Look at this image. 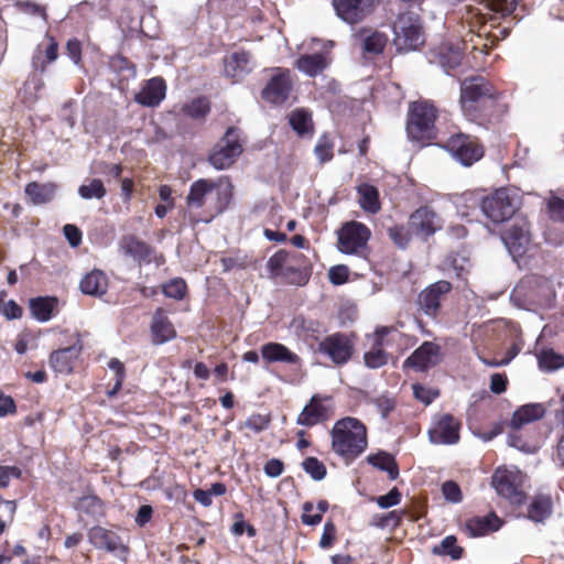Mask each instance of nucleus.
Masks as SVG:
<instances>
[{"label": "nucleus", "mask_w": 564, "mask_h": 564, "mask_svg": "<svg viewBox=\"0 0 564 564\" xmlns=\"http://www.w3.org/2000/svg\"><path fill=\"white\" fill-rule=\"evenodd\" d=\"M520 0H484L482 9H478L476 13V22H471L473 26L478 23V34L471 36L469 46L466 41L460 43H443L432 52L431 62L440 65L445 73L452 74L460 65L467 67L480 68L484 66V57L487 54L488 43L481 42L482 36H487V40L494 41L503 40L508 36V29L506 26L500 28L499 20L509 15Z\"/></svg>", "instance_id": "f257e3e1"}, {"label": "nucleus", "mask_w": 564, "mask_h": 564, "mask_svg": "<svg viewBox=\"0 0 564 564\" xmlns=\"http://www.w3.org/2000/svg\"><path fill=\"white\" fill-rule=\"evenodd\" d=\"M499 93L484 77L466 78L460 86V105L469 121L485 124L502 112Z\"/></svg>", "instance_id": "f03ea898"}, {"label": "nucleus", "mask_w": 564, "mask_h": 564, "mask_svg": "<svg viewBox=\"0 0 564 564\" xmlns=\"http://www.w3.org/2000/svg\"><path fill=\"white\" fill-rule=\"evenodd\" d=\"M367 445V430L361 421L348 416L335 423L332 430V447L346 462L356 459L366 451Z\"/></svg>", "instance_id": "7ed1b4c3"}, {"label": "nucleus", "mask_w": 564, "mask_h": 564, "mask_svg": "<svg viewBox=\"0 0 564 564\" xmlns=\"http://www.w3.org/2000/svg\"><path fill=\"white\" fill-rule=\"evenodd\" d=\"M231 184L223 178L217 182L198 180L191 185L186 197L187 205L191 208H200L210 200L212 209L218 214L223 213L231 200Z\"/></svg>", "instance_id": "20e7f679"}, {"label": "nucleus", "mask_w": 564, "mask_h": 564, "mask_svg": "<svg viewBox=\"0 0 564 564\" xmlns=\"http://www.w3.org/2000/svg\"><path fill=\"white\" fill-rule=\"evenodd\" d=\"M394 45L399 51H413L424 43L420 18L414 12L399 14L393 24Z\"/></svg>", "instance_id": "39448f33"}, {"label": "nucleus", "mask_w": 564, "mask_h": 564, "mask_svg": "<svg viewBox=\"0 0 564 564\" xmlns=\"http://www.w3.org/2000/svg\"><path fill=\"white\" fill-rule=\"evenodd\" d=\"M436 109L429 101H416L410 107L406 132L416 141L429 140L434 134Z\"/></svg>", "instance_id": "423d86ee"}, {"label": "nucleus", "mask_w": 564, "mask_h": 564, "mask_svg": "<svg viewBox=\"0 0 564 564\" xmlns=\"http://www.w3.org/2000/svg\"><path fill=\"white\" fill-rule=\"evenodd\" d=\"M519 208V199L507 188H499L484 197L481 210L492 223L499 224L510 219Z\"/></svg>", "instance_id": "0eeeda50"}, {"label": "nucleus", "mask_w": 564, "mask_h": 564, "mask_svg": "<svg viewBox=\"0 0 564 564\" xmlns=\"http://www.w3.org/2000/svg\"><path fill=\"white\" fill-rule=\"evenodd\" d=\"M242 152L240 132L229 128L209 154V163L217 170L228 169Z\"/></svg>", "instance_id": "6e6552de"}, {"label": "nucleus", "mask_w": 564, "mask_h": 564, "mask_svg": "<svg viewBox=\"0 0 564 564\" xmlns=\"http://www.w3.org/2000/svg\"><path fill=\"white\" fill-rule=\"evenodd\" d=\"M370 230L364 224L351 221L338 232V249L347 254L366 257Z\"/></svg>", "instance_id": "1a4fd4ad"}, {"label": "nucleus", "mask_w": 564, "mask_h": 564, "mask_svg": "<svg viewBox=\"0 0 564 564\" xmlns=\"http://www.w3.org/2000/svg\"><path fill=\"white\" fill-rule=\"evenodd\" d=\"M522 480L523 475L519 469L514 467H500L494 473L491 485L498 495L509 499L513 503H521L523 495L519 487Z\"/></svg>", "instance_id": "9d476101"}, {"label": "nucleus", "mask_w": 564, "mask_h": 564, "mask_svg": "<svg viewBox=\"0 0 564 564\" xmlns=\"http://www.w3.org/2000/svg\"><path fill=\"white\" fill-rule=\"evenodd\" d=\"M444 148L466 166L478 161L484 154L482 148L477 143L476 139L464 133L449 137L444 143Z\"/></svg>", "instance_id": "9b49d317"}, {"label": "nucleus", "mask_w": 564, "mask_h": 564, "mask_svg": "<svg viewBox=\"0 0 564 564\" xmlns=\"http://www.w3.org/2000/svg\"><path fill=\"white\" fill-rule=\"evenodd\" d=\"M318 351L327 356L335 365H345L351 358L354 343L349 336L335 333L326 336L318 344Z\"/></svg>", "instance_id": "f8f14e48"}, {"label": "nucleus", "mask_w": 564, "mask_h": 564, "mask_svg": "<svg viewBox=\"0 0 564 564\" xmlns=\"http://www.w3.org/2000/svg\"><path fill=\"white\" fill-rule=\"evenodd\" d=\"M379 0H333L337 17L354 25L370 15Z\"/></svg>", "instance_id": "ddd939ff"}, {"label": "nucleus", "mask_w": 564, "mask_h": 564, "mask_svg": "<svg viewBox=\"0 0 564 564\" xmlns=\"http://www.w3.org/2000/svg\"><path fill=\"white\" fill-rule=\"evenodd\" d=\"M501 239L513 258L521 257L530 242V229L527 219L517 217L502 234Z\"/></svg>", "instance_id": "4468645a"}, {"label": "nucleus", "mask_w": 564, "mask_h": 564, "mask_svg": "<svg viewBox=\"0 0 564 564\" xmlns=\"http://www.w3.org/2000/svg\"><path fill=\"white\" fill-rule=\"evenodd\" d=\"M452 290V284L447 281H437L425 288L419 294L417 303L424 314L435 317L441 310L442 303L446 300Z\"/></svg>", "instance_id": "2eb2a0df"}, {"label": "nucleus", "mask_w": 564, "mask_h": 564, "mask_svg": "<svg viewBox=\"0 0 564 564\" xmlns=\"http://www.w3.org/2000/svg\"><path fill=\"white\" fill-rule=\"evenodd\" d=\"M460 422L451 414H443L434 421L429 431L430 441L437 445H452L459 441Z\"/></svg>", "instance_id": "dca6fc26"}, {"label": "nucleus", "mask_w": 564, "mask_h": 564, "mask_svg": "<svg viewBox=\"0 0 564 564\" xmlns=\"http://www.w3.org/2000/svg\"><path fill=\"white\" fill-rule=\"evenodd\" d=\"M292 90L290 70L276 68L262 91V97L272 104H283Z\"/></svg>", "instance_id": "f3484780"}, {"label": "nucleus", "mask_w": 564, "mask_h": 564, "mask_svg": "<svg viewBox=\"0 0 564 564\" xmlns=\"http://www.w3.org/2000/svg\"><path fill=\"white\" fill-rule=\"evenodd\" d=\"M253 68L254 62L249 52H234L224 58V76L232 83L242 80Z\"/></svg>", "instance_id": "a211bd4d"}, {"label": "nucleus", "mask_w": 564, "mask_h": 564, "mask_svg": "<svg viewBox=\"0 0 564 564\" xmlns=\"http://www.w3.org/2000/svg\"><path fill=\"white\" fill-rule=\"evenodd\" d=\"M441 348L437 344L424 341L405 359L404 366L416 371H425L436 366L441 361Z\"/></svg>", "instance_id": "6ab92c4d"}, {"label": "nucleus", "mask_w": 564, "mask_h": 564, "mask_svg": "<svg viewBox=\"0 0 564 564\" xmlns=\"http://www.w3.org/2000/svg\"><path fill=\"white\" fill-rule=\"evenodd\" d=\"M409 226L415 235L429 237L440 228V223L432 209L421 207L411 215Z\"/></svg>", "instance_id": "aec40b11"}, {"label": "nucleus", "mask_w": 564, "mask_h": 564, "mask_svg": "<svg viewBox=\"0 0 564 564\" xmlns=\"http://www.w3.org/2000/svg\"><path fill=\"white\" fill-rule=\"evenodd\" d=\"M261 356L262 359L269 364L282 362L286 365H293L296 367L302 366L301 357L280 343L271 341L262 345Z\"/></svg>", "instance_id": "412c9836"}, {"label": "nucleus", "mask_w": 564, "mask_h": 564, "mask_svg": "<svg viewBox=\"0 0 564 564\" xmlns=\"http://www.w3.org/2000/svg\"><path fill=\"white\" fill-rule=\"evenodd\" d=\"M88 539L97 549L108 552H126L120 536L113 531L101 527H94L88 532Z\"/></svg>", "instance_id": "4be33fe9"}, {"label": "nucleus", "mask_w": 564, "mask_h": 564, "mask_svg": "<svg viewBox=\"0 0 564 564\" xmlns=\"http://www.w3.org/2000/svg\"><path fill=\"white\" fill-rule=\"evenodd\" d=\"M355 37L365 55L381 54L388 42L384 33L372 29H361Z\"/></svg>", "instance_id": "5701e85b"}, {"label": "nucleus", "mask_w": 564, "mask_h": 564, "mask_svg": "<svg viewBox=\"0 0 564 564\" xmlns=\"http://www.w3.org/2000/svg\"><path fill=\"white\" fill-rule=\"evenodd\" d=\"M151 337L156 345L164 344L176 336V330L162 308H158L151 322Z\"/></svg>", "instance_id": "b1692460"}, {"label": "nucleus", "mask_w": 564, "mask_h": 564, "mask_svg": "<svg viewBox=\"0 0 564 564\" xmlns=\"http://www.w3.org/2000/svg\"><path fill=\"white\" fill-rule=\"evenodd\" d=\"M166 86L162 78L154 77L148 80L135 95V101L142 106L155 107L165 97Z\"/></svg>", "instance_id": "393cba45"}, {"label": "nucleus", "mask_w": 564, "mask_h": 564, "mask_svg": "<svg viewBox=\"0 0 564 564\" xmlns=\"http://www.w3.org/2000/svg\"><path fill=\"white\" fill-rule=\"evenodd\" d=\"M329 416V409L323 403V400L318 397H313L311 402L305 405L303 411L297 417V424L304 426H313L327 420Z\"/></svg>", "instance_id": "a878e982"}, {"label": "nucleus", "mask_w": 564, "mask_h": 564, "mask_svg": "<svg viewBox=\"0 0 564 564\" xmlns=\"http://www.w3.org/2000/svg\"><path fill=\"white\" fill-rule=\"evenodd\" d=\"M546 408L543 403H529L514 411L510 426L513 430H520L525 424L540 420L544 416Z\"/></svg>", "instance_id": "bb28decb"}, {"label": "nucleus", "mask_w": 564, "mask_h": 564, "mask_svg": "<svg viewBox=\"0 0 564 564\" xmlns=\"http://www.w3.org/2000/svg\"><path fill=\"white\" fill-rule=\"evenodd\" d=\"M79 354L80 347L76 346L55 350L50 357V365L58 373H69Z\"/></svg>", "instance_id": "cd10ccee"}, {"label": "nucleus", "mask_w": 564, "mask_h": 564, "mask_svg": "<svg viewBox=\"0 0 564 564\" xmlns=\"http://www.w3.org/2000/svg\"><path fill=\"white\" fill-rule=\"evenodd\" d=\"M500 525V519L495 513H490L485 517H474L467 520L465 529L470 536H481L497 531Z\"/></svg>", "instance_id": "c85d7f7f"}, {"label": "nucleus", "mask_w": 564, "mask_h": 564, "mask_svg": "<svg viewBox=\"0 0 564 564\" xmlns=\"http://www.w3.org/2000/svg\"><path fill=\"white\" fill-rule=\"evenodd\" d=\"M58 300L55 296H39L30 300L32 316L39 322L50 321L56 313Z\"/></svg>", "instance_id": "c756f323"}, {"label": "nucleus", "mask_w": 564, "mask_h": 564, "mask_svg": "<svg viewBox=\"0 0 564 564\" xmlns=\"http://www.w3.org/2000/svg\"><path fill=\"white\" fill-rule=\"evenodd\" d=\"M108 278L104 271L95 269L87 273L80 281V290L83 293L101 296L107 292Z\"/></svg>", "instance_id": "7c9ffc66"}, {"label": "nucleus", "mask_w": 564, "mask_h": 564, "mask_svg": "<svg viewBox=\"0 0 564 564\" xmlns=\"http://www.w3.org/2000/svg\"><path fill=\"white\" fill-rule=\"evenodd\" d=\"M325 53L305 54L296 61V67L307 76L314 77L327 67Z\"/></svg>", "instance_id": "2f4dec72"}, {"label": "nucleus", "mask_w": 564, "mask_h": 564, "mask_svg": "<svg viewBox=\"0 0 564 564\" xmlns=\"http://www.w3.org/2000/svg\"><path fill=\"white\" fill-rule=\"evenodd\" d=\"M121 252L135 261L144 260L150 254V247L134 236H124L119 242Z\"/></svg>", "instance_id": "473e14b6"}, {"label": "nucleus", "mask_w": 564, "mask_h": 564, "mask_svg": "<svg viewBox=\"0 0 564 564\" xmlns=\"http://www.w3.org/2000/svg\"><path fill=\"white\" fill-rule=\"evenodd\" d=\"M57 186L54 183L40 184L29 183L25 187V194L34 205H42L51 202L56 193Z\"/></svg>", "instance_id": "72a5a7b5"}, {"label": "nucleus", "mask_w": 564, "mask_h": 564, "mask_svg": "<svg viewBox=\"0 0 564 564\" xmlns=\"http://www.w3.org/2000/svg\"><path fill=\"white\" fill-rule=\"evenodd\" d=\"M288 262L290 269H285L284 280L289 283L301 284L304 280L303 272L308 268V261L300 252H290Z\"/></svg>", "instance_id": "f704fd0d"}, {"label": "nucleus", "mask_w": 564, "mask_h": 564, "mask_svg": "<svg viewBox=\"0 0 564 564\" xmlns=\"http://www.w3.org/2000/svg\"><path fill=\"white\" fill-rule=\"evenodd\" d=\"M359 204L368 213L376 214L380 209L378 189L369 184H361L357 187Z\"/></svg>", "instance_id": "c9c22d12"}, {"label": "nucleus", "mask_w": 564, "mask_h": 564, "mask_svg": "<svg viewBox=\"0 0 564 564\" xmlns=\"http://www.w3.org/2000/svg\"><path fill=\"white\" fill-rule=\"evenodd\" d=\"M367 462L373 467L387 471L389 478L392 480L397 479L399 476V468L394 457L386 452L369 455Z\"/></svg>", "instance_id": "e433bc0d"}, {"label": "nucleus", "mask_w": 564, "mask_h": 564, "mask_svg": "<svg viewBox=\"0 0 564 564\" xmlns=\"http://www.w3.org/2000/svg\"><path fill=\"white\" fill-rule=\"evenodd\" d=\"M552 501L549 496H536L528 508V517L535 522H542L551 514Z\"/></svg>", "instance_id": "4c0bfd02"}, {"label": "nucleus", "mask_w": 564, "mask_h": 564, "mask_svg": "<svg viewBox=\"0 0 564 564\" xmlns=\"http://www.w3.org/2000/svg\"><path fill=\"white\" fill-rule=\"evenodd\" d=\"M302 521L307 525H316L322 521L323 514L328 509V502L321 500L315 507L313 502L306 501L303 503Z\"/></svg>", "instance_id": "58836bf2"}, {"label": "nucleus", "mask_w": 564, "mask_h": 564, "mask_svg": "<svg viewBox=\"0 0 564 564\" xmlns=\"http://www.w3.org/2000/svg\"><path fill=\"white\" fill-rule=\"evenodd\" d=\"M289 251L280 250L271 256L267 262V268L272 278H281L284 280L285 269L289 265Z\"/></svg>", "instance_id": "ea45409f"}, {"label": "nucleus", "mask_w": 564, "mask_h": 564, "mask_svg": "<svg viewBox=\"0 0 564 564\" xmlns=\"http://www.w3.org/2000/svg\"><path fill=\"white\" fill-rule=\"evenodd\" d=\"M289 122L299 134L312 133L313 122L311 115L304 109H296L291 112Z\"/></svg>", "instance_id": "a19ab883"}, {"label": "nucleus", "mask_w": 564, "mask_h": 564, "mask_svg": "<svg viewBox=\"0 0 564 564\" xmlns=\"http://www.w3.org/2000/svg\"><path fill=\"white\" fill-rule=\"evenodd\" d=\"M540 368L552 371L564 367V356L553 349H543L538 355Z\"/></svg>", "instance_id": "79ce46f5"}, {"label": "nucleus", "mask_w": 564, "mask_h": 564, "mask_svg": "<svg viewBox=\"0 0 564 564\" xmlns=\"http://www.w3.org/2000/svg\"><path fill=\"white\" fill-rule=\"evenodd\" d=\"M78 194L84 199H100L106 195V188L100 180L94 178L88 184L80 185Z\"/></svg>", "instance_id": "37998d69"}, {"label": "nucleus", "mask_w": 564, "mask_h": 564, "mask_svg": "<svg viewBox=\"0 0 564 564\" xmlns=\"http://www.w3.org/2000/svg\"><path fill=\"white\" fill-rule=\"evenodd\" d=\"M367 367L376 369L384 366L388 362V355L379 344H373V347L364 356Z\"/></svg>", "instance_id": "c03bdc74"}, {"label": "nucleus", "mask_w": 564, "mask_h": 564, "mask_svg": "<svg viewBox=\"0 0 564 564\" xmlns=\"http://www.w3.org/2000/svg\"><path fill=\"white\" fill-rule=\"evenodd\" d=\"M163 294L173 300H182L186 293V283L181 278H175L163 284Z\"/></svg>", "instance_id": "a18cd8bd"}, {"label": "nucleus", "mask_w": 564, "mask_h": 564, "mask_svg": "<svg viewBox=\"0 0 564 564\" xmlns=\"http://www.w3.org/2000/svg\"><path fill=\"white\" fill-rule=\"evenodd\" d=\"M333 141L329 139L328 135L324 134L318 139L314 148V153L321 163H325L333 159Z\"/></svg>", "instance_id": "49530a36"}, {"label": "nucleus", "mask_w": 564, "mask_h": 564, "mask_svg": "<svg viewBox=\"0 0 564 564\" xmlns=\"http://www.w3.org/2000/svg\"><path fill=\"white\" fill-rule=\"evenodd\" d=\"M434 551L438 554L449 555L454 560H458L463 553V549L456 545V538L453 535L444 538Z\"/></svg>", "instance_id": "de8ad7c7"}, {"label": "nucleus", "mask_w": 564, "mask_h": 564, "mask_svg": "<svg viewBox=\"0 0 564 564\" xmlns=\"http://www.w3.org/2000/svg\"><path fill=\"white\" fill-rule=\"evenodd\" d=\"M302 466L314 480H322L326 476L325 465L315 457L306 458Z\"/></svg>", "instance_id": "09e8293b"}, {"label": "nucleus", "mask_w": 564, "mask_h": 564, "mask_svg": "<svg viewBox=\"0 0 564 564\" xmlns=\"http://www.w3.org/2000/svg\"><path fill=\"white\" fill-rule=\"evenodd\" d=\"M208 111L209 104L205 98L195 99L185 107L186 115L194 119L205 117L208 113Z\"/></svg>", "instance_id": "8fccbe9b"}, {"label": "nucleus", "mask_w": 564, "mask_h": 564, "mask_svg": "<svg viewBox=\"0 0 564 564\" xmlns=\"http://www.w3.org/2000/svg\"><path fill=\"white\" fill-rule=\"evenodd\" d=\"M403 511L393 510L375 519L373 524L379 528H397L402 519Z\"/></svg>", "instance_id": "3c124183"}, {"label": "nucleus", "mask_w": 564, "mask_h": 564, "mask_svg": "<svg viewBox=\"0 0 564 564\" xmlns=\"http://www.w3.org/2000/svg\"><path fill=\"white\" fill-rule=\"evenodd\" d=\"M388 235L390 239L400 248H404L410 240L409 230L403 226H394L389 228Z\"/></svg>", "instance_id": "603ef678"}, {"label": "nucleus", "mask_w": 564, "mask_h": 564, "mask_svg": "<svg viewBox=\"0 0 564 564\" xmlns=\"http://www.w3.org/2000/svg\"><path fill=\"white\" fill-rule=\"evenodd\" d=\"M269 423L270 417L268 415L253 414L245 422V427L253 431L254 433H260L269 426Z\"/></svg>", "instance_id": "864d4df0"}, {"label": "nucleus", "mask_w": 564, "mask_h": 564, "mask_svg": "<svg viewBox=\"0 0 564 564\" xmlns=\"http://www.w3.org/2000/svg\"><path fill=\"white\" fill-rule=\"evenodd\" d=\"M400 501L401 492L398 490V488H392L387 495L379 496L376 498L377 505L382 509L397 506L400 503Z\"/></svg>", "instance_id": "5fc2aeb1"}, {"label": "nucleus", "mask_w": 564, "mask_h": 564, "mask_svg": "<svg viewBox=\"0 0 564 564\" xmlns=\"http://www.w3.org/2000/svg\"><path fill=\"white\" fill-rule=\"evenodd\" d=\"M442 492L445 499L449 502L457 503L462 500V491L459 486L452 481H445L442 486Z\"/></svg>", "instance_id": "6e6d98bb"}, {"label": "nucleus", "mask_w": 564, "mask_h": 564, "mask_svg": "<svg viewBox=\"0 0 564 564\" xmlns=\"http://www.w3.org/2000/svg\"><path fill=\"white\" fill-rule=\"evenodd\" d=\"M0 313L8 319H15L22 316V308L13 300L3 302L0 297Z\"/></svg>", "instance_id": "4d7b16f0"}, {"label": "nucleus", "mask_w": 564, "mask_h": 564, "mask_svg": "<svg viewBox=\"0 0 564 564\" xmlns=\"http://www.w3.org/2000/svg\"><path fill=\"white\" fill-rule=\"evenodd\" d=\"M336 536V527L333 522L328 521L324 524L323 534L319 540L322 549H328L333 545Z\"/></svg>", "instance_id": "13d9d810"}, {"label": "nucleus", "mask_w": 564, "mask_h": 564, "mask_svg": "<svg viewBox=\"0 0 564 564\" xmlns=\"http://www.w3.org/2000/svg\"><path fill=\"white\" fill-rule=\"evenodd\" d=\"M348 273V268L346 265L340 264L332 267L328 271V276L333 284L339 285L347 281Z\"/></svg>", "instance_id": "bf43d9fd"}, {"label": "nucleus", "mask_w": 564, "mask_h": 564, "mask_svg": "<svg viewBox=\"0 0 564 564\" xmlns=\"http://www.w3.org/2000/svg\"><path fill=\"white\" fill-rule=\"evenodd\" d=\"M63 231L70 247L76 248L82 243V231L77 226L67 224Z\"/></svg>", "instance_id": "052dcab7"}, {"label": "nucleus", "mask_w": 564, "mask_h": 564, "mask_svg": "<svg viewBox=\"0 0 564 564\" xmlns=\"http://www.w3.org/2000/svg\"><path fill=\"white\" fill-rule=\"evenodd\" d=\"M21 470L12 466H0V488H7L12 477L19 478Z\"/></svg>", "instance_id": "680f3d73"}, {"label": "nucleus", "mask_w": 564, "mask_h": 564, "mask_svg": "<svg viewBox=\"0 0 564 564\" xmlns=\"http://www.w3.org/2000/svg\"><path fill=\"white\" fill-rule=\"evenodd\" d=\"M375 405L383 417L394 409L395 402L388 395H380L373 400Z\"/></svg>", "instance_id": "e2e57ef3"}, {"label": "nucleus", "mask_w": 564, "mask_h": 564, "mask_svg": "<svg viewBox=\"0 0 564 564\" xmlns=\"http://www.w3.org/2000/svg\"><path fill=\"white\" fill-rule=\"evenodd\" d=\"M508 379L506 375L494 373L490 378V390L496 394H500L507 389Z\"/></svg>", "instance_id": "0e129e2a"}, {"label": "nucleus", "mask_w": 564, "mask_h": 564, "mask_svg": "<svg viewBox=\"0 0 564 564\" xmlns=\"http://www.w3.org/2000/svg\"><path fill=\"white\" fill-rule=\"evenodd\" d=\"M551 217L564 223V199L553 198L549 203Z\"/></svg>", "instance_id": "69168bd1"}, {"label": "nucleus", "mask_w": 564, "mask_h": 564, "mask_svg": "<svg viewBox=\"0 0 564 564\" xmlns=\"http://www.w3.org/2000/svg\"><path fill=\"white\" fill-rule=\"evenodd\" d=\"M413 393L417 400L425 404H430L437 395V393L420 384L413 386Z\"/></svg>", "instance_id": "338daca9"}, {"label": "nucleus", "mask_w": 564, "mask_h": 564, "mask_svg": "<svg viewBox=\"0 0 564 564\" xmlns=\"http://www.w3.org/2000/svg\"><path fill=\"white\" fill-rule=\"evenodd\" d=\"M284 466L280 459L272 458L264 465V473L267 476L275 478L283 473Z\"/></svg>", "instance_id": "774afa93"}]
</instances>
